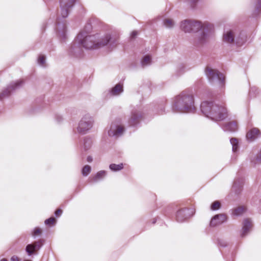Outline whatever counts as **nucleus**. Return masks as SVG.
I'll list each match as a JSON object with an SVG mask.
<instances>
[{
	"instance_id": "7ed1b4c3",
	"label": "nucleus",
	"mask_w": 261,
	"mask_h": 261,
	"mask_svg": "<svg viewBox=\"0 0 261 261\" xmlns=\"http://www.w3.org/2000/svg\"><path fill=\"white\" fill-rule=\"evenodd\" d=\"M200 110L205 117L215 121H222L228 116L225 106L213 101H203L200 106Z\"/></svg>"
},
{
	"instance_id": "412c9836",
	"label": "nucleus",
	"mask_w": 261,
	"mask_h": 261,
	"mask_svg": "<svg viewBox=\"0 0 261 261\" xmlns=\"http://www.w3.org/2000/svg\"><path fill=\"white\" fill-rule=\"evenodd\" d=\"M246 208L245 207L240 206L232 210V215L233 216H239L245 213Z\"/></svg>"
},
{
	"instance_id": "0eeeda50",
	"label": "nucleus",
	"mask_w": 261,
	"mask_h": 261,
	"mask_svg": "<svg viewBox=\"0 0 261 261\" xmlns=\"http://www.w3.org/2000/svg\"><path fill=\"white\" fill-rule=\"evenodd\" d=\"M205 73L210 82L213 83L217 82L220 87L224 85V77L217 70L207 67L205 70Z\"/></svg>"
},
{
	"instance_id": "58836bf2",
	"label": "nucleus",
	"mask_w": 261,
	"mask_h": 261,
	"mask_svg": "<svg viewBox=\"0 0 261 261\" xmlns=\"http://www.w3.org/2000/svg\"><path fill=\"white\" fill-rule=\"evenodd\" d=\"M93 160V159L92 158V156H88L87 158V161L88 162H91Z\"/></svg>"
},
{
	"instance_id": "c85d7f7f",
	"label": "nucleus",
	"mask_w": 261,
	"mask_h": 261,
	"mask_svg": "<svg viewBox=\"0 0 261 261\" xmlns=\"http://www.w3.org/2000/svg\"><path fill=\"white\" fill-rule=\"evenodd\" d=\"M251 163L254 166L256 164L261 163V151L253 160H251Z\"/></svg>"
},
{
	"instance_id": "4468645a",
	"label": "nucleus",
	"mask_w": 261,
	"mask_h": 261,
	"mask_svg": "<svg viewBox=\"0 0 261 261\" xmlns=\"http://www.w3.org/2000/svg\"><path fill=\"white\" fill-rule=\"evenodd\" d=\"M66 27L64 23H61L59 19L57 21V36L61 41H65L67 37Z\"/></svg>"
},
{
	"instance_id": "bb28decb",
	"label": "nucleus",
	"mask_w": 261,
	"mask_h": 261,
	"mask_svg": "<svg viewBox=\"0 0 261 261\" xmlns=\"http://www.w3.org/2000/svg\"><path fill=\"white\" fill-rule=\"evenodd\" d=\"M230 142L232 145V149L233 152H236L238 150V141L236 138H231L230 140Z\"/></svg>"
},
{
	"instance_id": "2f4dec72",
	"label": "nucleus",
	"mask_w": 261,
	"mask_h": 261,
	"mask_svg": "<svg viewBox=\"0 0 261 261\" xmlns=\"http://www.w3.org/2000/svg\"><path fill=\"white\" fill-rule=\"evenodd\" d=\"M46 225L50 226L54 225L56 223V219L54 217H50L49 219H46L45 222Z\"/></svg>"
},
{
	"instance_id": "a19ab883",
	"label": "nucleus",
	"mask_w": 261,
	"mask_h": 261,
	"mask_svg": "<svg viewBox=\"0 0 261 261\" xmlns=\"http://www.w3.org/2000/svg\"><path fill=\"white\" fill-rule=\"evenodd\" d=\"M220 245L222 246H225L226 245L225 244H220Z\"/></svg>"
},
{
	"instance_id": "cd10ccee",
	"label": "nucleus",
	"mask_w": 261,
	"mask_h": 261,
	"mask_svg": "<svg viewBox=\"0 0 261 261\" xmlns=\"http://www.w3.org/2000/svg\"><path fill=\"white\" fill-rule=\"evenodd\" d=\"M243 183V180L242 179L235 180L233 185V189L236 191L237 188L241 189L242 187Z\"/></svg>"
},
{
	"instance_id": "5701e85b",
	"label": "nucleus",
	"mask_w": 261,
	"mask_h": 261,
	"mask_svg": "<svg viewBox=\"0 0 261 261\" xmlns=\"http://www.w3.org/2000/svg\"><path fill=\"white\" fill-rule=\"evenodd\" d=\"M106 175V172L104 170L98 172L96 175L92 178L93 182H97V181L102 179Z\"/></svg>"
},
{
	"instance_id": "ddd939ff",
	"label": "nucleus",
	"mask_w": 261,
	"mask_h": 261,
	"mask_svg": "<svg viewBox=\"0 0 261 261\" xmlns=\"http://www.w3.org/2000/svg\"><path fill=\"white\" fill-rule=\"evenodd\" d=\"M42 233V230L40 228L36 227L34 229V252L39 250L43 244V240L37 238L40 237Z\"/></svg>"
},
{
	"instance_id": "79ce46f5",
	"label": "nucleus",
	"mask_w": 261,
	"mask_h": 261,
	"mask_svg": "<svg viewBox=\"0 0 261 261\" xmlns=\"http://www.w3.org/2000/svg\"><path fill=\"white\" fill-rule=\"evenodd\" d=\"M259 204L261 206V199L259 200Z\"/></svg>"
},
{
	"instance_id": "a211bd4d",
	"label": "nucleus",
	"mask_w": 261,
	"mask_h": 261,
	"mask_svg": "<svg viewBox=\"0 0 261 261\" xmlns=\"http://www.w3.org/2000/svg\"><path fill=\"white\" fill-rule=\"evenodd\" d=\"M123 91V86L121 84H116L109 91V94L111 96H118Z\"/></svg>"
},
{
	"instance_id": "423d86ee",
	"label": "nucleus",
	"mask_w": 261,
	"mask_h": 261,
	"mask_svg": "<svg viewBox=\"0 0 261 261\" xmlns=\"http://www.w3.org/2000/svg\"><path fill=\"white\" fill-rule=\"evenodd\" d=\"M94 124L93 118L89 114L84 115L78 123L76 131L80 134H85L92 128Z\"/></svg>"
},
{
	"instance_id": "6ab92c4d",
	"label": "nucleus",
	"mask_w": 261,
	"mask_h": 261,
	"mask_svg": "<svg viewBox=\"0 0 261 261\" xmlns=\"http://www.w3.org/2000/svg\"><path fill=\"white\" fill-rule=\"evenodd\" d=\"M252 227L251 222L250 220L247 219L244 220L243 222V225L242 228V231L241 233V236L244 237L245 236L248 232L250 231L251 228Z\"/></svg>"
},
{
	"instance_id": "9b49d317",
	"label": "nucleus",
	"mask_w": 261,
	"mask_h": 261,
	"mask_svg": "<svg viewBox=\"0 0 261 261\" xmlns=\"http://www.w3.org/2000/svg\"><path fill=\"white\" fill-rule=\"evenodd\" d=\"M142 117V112L139 108H134L132 110L130 117L128 120L130 126H137L140 122Z\"/></svg>"
},
{
	"instance_id": "393cba45",
	"label": "nucleus",
	"mask_w": 261,
	"mask_h": 261,
	"mask_svg": "<svg viewBox=\"0 0 261 261\" xmlns=\"http://www.w3.org/2000/svg\"><path fill=\"white\" fill-rule=\"evenodd\" d=\"M110 169L113 171H118L123 168V164L122 163L119 164H112L110 165Z\"/></svg>"
},
{
	"instance_id": "2eb2a0df",
	"label": "nucleus",
	"mask_w": 261,
	"mask_h": 261,
	"mask_svg": "<svg viewBox=\"0 0 261 261\" xmlns=\"http://www.w3.org/2000/svg\"><path fill=\"white\" fill-rule=\"evenodd\" d=\"M226 216L224 214H218L214 216L210 222V226L212 227L217 226L226 221Z\"/></svg>"
},
{
	"instance_id": "aec40b11",
	"label": "nucleus",
	"mask_w": 261,
	"mask_h": 261,
	"mask_svg": "<svg viewBox=\"0 0 261 261\" xmlns=\"http://www.w3.org/2000/svg\"><path fill=\"white\" fill-rule=\"evenodd\" d=\"M37 63L39 66L42 68H45L47 66L46 61V57L44 55L40 54L39 55L37 60Z\"/></svg>"
},
{
	"instance_id": "473e14b6",
	"label": "nucleus",
	"mask_w": 261,
	"mask_h": 261,
	"mask_svg": "<svg viewBox=\"0 0 261 261\" xmlns=\"http://www.w3.org/2000/svg\"><path fill=\"white\" fill-rule=\"evenodd\" d=\"M25 250L29 256L33 255V244L28 245Z\"/></svg>"
},
{
	"instance_id": "7c9ffc66",
	"label": "nucleus",
	"mask_w": 261,
	"mask_h": 261,
	"mask_svg": "<svg viewBox=\"0 0 261 261\" xmlns=\"http://www.w3.org/2000/svg\"><path fill=\"white\" fill-rule=\"evenodd\" d=\"M221 203L218 201L214 202L211 206V210L212 211H216L219 210L220 208Z\"/></svg>"
},
{
	"instance_id": "c756f323",
	"label": "nucleus",
	"mask_w": 261,
	"mask_h": 261,
	"mask_svg": "<svg viewBox=\"0 0 261 261\" xmlns=\"http://www.w3.org/2000/svg\"><path fill=\"white\" fill-rule=\"evenodd\" d=\"M91 171V167L89 165L85 166L82 169V174L86 176H87Z\"/></svg>"
},
{
	"instance_id": "f8f14e48",
	"label": "nucleus",
	"mask_w": 261,
	"mask_h": 261,
	"mask_svg": "<svg viewBox=\"0 0 261 261\" xmlns=\"http://www.w3.org/2000/svg\"><path fill=\"white\" fill-rule=\"evenodd\" d=\"M194 213L195 210L193 208H185L179 210L176 214V220L179 222H182L192 216Z\"/></svg>"
},
{
	"instance_id": "6e6552de",
	"label": "nucleus",
	"mask_w": 261,
	"mask_h": 261,
	"mask_svg": "<svg viewBox=\"0 0 261 261\" xmlns=\"http://www.w3.org/2000/svg\"><path fill=\"white\" fill-rule=\"evenodd\" d=\"M23 84L24 82L22 80H19L11 83L6 89L0 93V100H3L4 98L8 97L12 92L21 87Z\"/></svg>"
},
{
	"instance_id": "f704fd0d",
	"label": "nucleus",
	"mask_w": 261,
	"mask_h": 261,
	"mask_svg": "<svg viewBox=\"0 0 261 261\" xmlns=\"http://www.w3.org/2000/svg\"><path fill=\"white\" fill-rule=\"evenodd\" d=\"M184 2L188 3L191 5H193L195 4L198 0H183Z\"/></svg>"
},
{
	"instance_id": "ea45409f",
	"label": "nucleus",
	"mask_w": 261,
	"mask_h": 261,
	"mask_svg": "<svg viewBox=\"0 0 261 261\" xmlns=\"http://www.w3.org/2000/svg\"><path fill=\"white\" fill-rule=\"evenodd\" d=\"M1 261H7V260L6 258H3Z\"/></svg>"
},
{
	"instance_id": "a878e982",
	"label": "nucleus",
	"mask_w": 261,
	"mask_h": 261,
	"mask_svg": "<svg viewBox=\"0 0 261 261\" xmlns=\"http://www.w3.org/2000/svg\"><path fill=\"white\" fill-rule=\"evenodd\" d=\"M163 24L166 28L171 29L174 26L175 22L172 19H166L164 20Z\"/></svg>"
},
{
	"instance_id": "4be33fe9",
	"label": "nucleus",
	"mask_w": 261,
	"mask_h": 261,
	"mask_svg": "<svg viewBox=\"0 0 261 261\" xmlns=\"http://www.w3.org/2000/svg\"><path fill=\"white\" fill-rule=\"evenodd\" d=\"M92 144V140L91 138L85 137L83 140V147L84 150H87L90 148Z\"/></svg>"
},
{
	"instance_id": "c9c22d12",
	"label": "nucleus",
	"mask_w": 261,
	"mask_h": 261,
	"mask_svg": "<svg viewBox=\"0 0 261 261\" xmlns=\"http://www.w3.org/2000/svg\"><path fill=\"white\" fill-rule=\"evenodd\" d=\"M62 211L61 210L58 209L55 211V215L56 217H60L62 214Z\"/></svg>"
},
{
	"instance_id": "f03ea898",
	"label": "nucleus",
	"mask_w": 261,
	"mask_h": 261,
	"mask_svg": "<svg viewBox=\"0 0 261 261\" xmlns=\"http://www.w3.org/2000/svg\"><path fill=\"white\" fill-rule=\"evenodd\" d=\"M180 29L185 33H194L193 44L200 46L205 44L208 40V35L206 29L208 28L207 23H202L193 19H186L181 21Z\"/></svg>"
},
{
	"instance_id": "4c0bfd02",
	"label": "nucleus",
	"mask_w": 261,
	"mask_h": 261,
	"mask_svg": "<svg viewBox=\"0 0 261 261\" xmlns=\"http://www.w3.org/2000/svg\"><path fill=\"white\" fill-rule=\"evenodd\" d=\"M138 35V32L137 31H133L131 34L130 37L132 38H135Z\"/></svg>"
},
{
	"instance_id": "e433bc0d",
	"label": "nucleus",
	"mask_w": 261,
	"mask_h": 261,
	"mask_svg": "<svg viewBox=\"0 0 261 261\" xmlns=\"http://www.w3.org/2000/svg\"><path fill=\"white\" fill-rule=\"evenodd\" d=\"M11 261H20L19 258L16 255H13L11 257Z\"/></svg>"
},
{
	"instance_id": "f257e3e1",
	"label": "nucleus",
	"mask_w": 261,
	"mask_h": 261,
	"mask_svg": "<svg viewBox=\"0 0 261 261\" xmlns=\"http://www.w3.org/2000/svg\"><path fill=\"white\" fill-rule=\"evenodd\" d=\"M92 29V27L90 23H88L85 26L70 45L68 49L69 55L78 56L81 53L83 47L93 49L106 46L111 50L116 47L117 40L110 34L100 33L91 35L90 33Z\"/></svg>"
},
{
	"instance_id": "9d476101",
	"label": "nucleus",
	"mask_w": 261,
	"mask_h": 261,
	"mask_svg": "<svg viewBox=\"0 0 261 261\" xmlns=\"http://www.w3.org/2000/svg\"><path fill=\"white\" fill-rule=\"evenodd\" d=\"M75 2V0H60V12L59 17L61 16L63 18L67 17Z\"/></svg>"
},
{
	"instance_id": "b1692460",
	"label": "nucleus",
	"mask_w": 261,
	"mask_h": 261,
	"mask_svg": "<svg viewBox=\"0 0 261 261\" xmlns=\"http://www.w3.org/2000/svg\"><path fill=\"white\" fill-rule=\"evenodd\" d=\"M151 63V58L149 55L145 56L141 61V64L143 67L150 65Z\"/></svg>"
},
{
	"instance_id": "39448f33",
	"label": "nucleus",
	"mask_w": 261,
	"mask_h": 261,
	"mask_svg": "<svg viewBox=\"0 0 261 261\" xmlns=\"http://www.w3.org/2000/svg\"><path fill=\"white\" fill-rule=\"evenodd\" d=\"M223 40L230 44L233 47H239L243 45L247 40L246 33L238 30H227L223 33Z\"/></svg>"
},
{
	"instance_id": "20e7f679",
	"label": "nucleus",
	"mask_w": 261,
	"mask_h": 261,
	"mask_svg": "<svg viewBox=\"0 0 261 261\" xmlns=\"http://www.w3.org/2000/svg\"><path fill=\"white\" fill-rule=\"evenodd\" d=\"M173 109L178 113H192L195 110L193 95L184 91L176 96L174 101Z\"/></svg>"
},
{
	"instance_id": "f3484780",
	"label": "nucleus",
	"mask_w": 261,
	"mask_h": 261,
	"mask_svg": "<svg viewBox=\"0 0 261 261\" xmlns=\"http://www.w3.org/2000/svg\"><path fill=\"white\" fill-rule=\"evenodd\" d=\"M222 128L224 131L233 132L238 129V125L236 122L231 121L223 125Z\"/></svg>"
},
{
	"instance_id": "dca6fc26",
	"label": "nucleus",
	"mask_w": 261,
	"mask_h": 261,
	"mask_svg": "<svg viewBox=\"0 0 261 261\" xmlns=\"http://www.w3.org/2000/svg\"><path fill=\"white\" fill-rule=\"evenodd\" d=\"M260 135L261 134L258 128L254 127L248 130L246 134V138L249 141H253L259 137Z\"/></svg>"
},
{
	"instance_id": "1a4fd4ad",
	"label": "nucleus",
	"mask_w": 261,
	"mask_h": 261,
	"mask_svg": "<svg viewBox=\"0 0 261 261\" xmlns=\"http://www.w3.org/2000/svg\"><path fill=\"white\" fill-rule=\"evenodd\" d=\"M124 127L119 120L113 121L108 130V134L110 137H118L122 135Z\"/></svg>"
},
{
	"instance_id": "37998d69",
	"label": "nucleus",
	"mask_w": 261,
	"mask_h": 261,
	"mask_svg": "<svg viewBox=\"0 0 261 261\" xmlns=\"http://www.w3.org/2000/svg\"><path fill=\"white\" fill-rule=\"evenodd\" d=\"M162 112L164 111V109H163V110L162 109Z\"/></svg>"
},
{
	"instance_id": "72a5a7b5",
	"label": "nucleus",
	"mask_w": 261,
	"mask_h": 261,
	"mask_svg": "<svg viewBox=\"0 0 261 261\" xmlns=\"http://www.w3.org/2000/svg\"><path fill=\"white\" fill-rule=\"evenodd\" d=\"M255 8L258 11L261 10V0H256Z\"/></svg>"
}]
</instances>
